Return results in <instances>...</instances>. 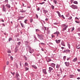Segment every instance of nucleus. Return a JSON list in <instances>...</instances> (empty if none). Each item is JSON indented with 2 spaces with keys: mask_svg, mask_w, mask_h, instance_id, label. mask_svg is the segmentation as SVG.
I'll return each instance as SVG.
<instances>
[{
  "mask_svg": "<svg viewBox=\"0 0 80 80\" xmlns=\"http://www.w3.org/2000/svg\"><path fill=\"white\" fill-rule=\"evenodd\" d=\"M63 60H64V61H65V60H66V56H64L63 57Z\"/></svg>",
  "mask_w": 80,
  "mask_h": 80,
  "instance_id": "bb28decb",
  "label": "nucleus"
},
{
  "mask_svg": "<svg viewBox=\"0 0 80 80\" xmlns=\"http://www.w3.org/2000/svg\"><path fill=\"white\" fill-rule=\"evenodd\" d=\"M75 22L76 23H80V21H75Z\"/></svg>",
  "mask_w": 80,
  "mask_h": 80,
  "instance_id": "2f4dec72",
  "label": "nucleus"
},
{
  "mask_svg": "<svg viewBox=\"0 0 80 80\" xmlns=\"http://www.w3.org/2000/svg\"><path fill=\"white\" fill-rule=\"evenodd\" d=\"M43 13H46L48 12V11L45 9L43 10Z\"/></svg>",
  "mask_w": 80,
  "mask_h": 80,
  "instance_id": "2eb2a0df",
  "label": "nucleus"
},
{
  "mask_svg": "<svg viewBox=\"0 0 80 80\" xmlns=\"http://www.w3.org/2000/svg\"><path fill=\"white\" fill-rule=\"evenodd\" d=\"M2 26H3L4 27H5V24L3 23H2Z\"/></svg>",
  "mask_w": 80,
  "mask_h": 80,
  "instance_id": "8fccbe9b",
  "label": "nucleus"
},
{
  "mask_svg": "<svg viewBox=\"0 0 80 80\" xmlns=\"http://www.w3.org/2000/svg\"><path fill=\"white\" fill-rule=\"evenodd\" d=\"M44 3H45V2H42V3H39V4L43 5V4H44Z\"/></svg>",
  "mask_w": 80,
  "mask_h": 80,
  "instance_id": "f704fd0d",
  "label": "nucleus"
},
{
  "mask_svg": "<svg viewBox=\"0 0 80 80\" xmlns=\"http://www.w3.org/2000/svg\"><path fill=\"white\" fill-rule=\"evenodd\" d=\"M42 72L44 74H45V75H46V74H47V72L46 69H45L42 70Z\"/></svg>",
  "mask_w": 80,
  "mask_h": 80,
  "instance_id": "6e6552de",
  "label": "nucleus"
},
{
  "mask_svg": "<svg viewBox=\"0 0 80 80\" xmlns=\"http://www.w3.org/2000/svg\"><path fill=\"white\" fill-rule=\"evenodd\" d=\"M10 58L12 60H13V57L12 56H11Z\"/></svg>",
  "mask_w": 80,
  "mask_h": 80,
  "instance_id": "5fc2aeb1",
  "label": "nucleus"
},
{
  "mask_svg": "<svg viewBox=\"0 0 80 80\" xmlns=\"http://www.w3.org/2000/svg\"><path fill=\"white\" fill-rule=\"evenodd\" d=\"M5 2L8 3V0H5Z\"/></svg>",
  "mask_w": 80,
  "mask_h": 80,
  "instance_id": "e433bc0d",
  "label": "nucleus"
},
{
  "mask_svg": "<svg viewBox=\"0 0 80 80\" xmlns=\"http://www.w3.org/2000/svg\"><path fill=\"white\" fill-rule=\"evenodd\" d=\"M29 52L30 53H33V52H34V50L31 48V49L29 50Z\"/></svg>",
  "mask_w": 80,
  "mask_h": 80,
  "instance_id": "39448f33",
  "label": "nucleus"
},
{
  "mask_svg": "<svg viewBox=\"0 0 80 80\" xmlns=\"http://www.w3.org/2000/svg\"><path fill=\"white\" fill-rule=\"evenodd\" d=\"M70 52V51L69 50H64V51L63 52H66V53H68Z\"/></svg>",
  "mask_w": 80,
  "mask_h": 80,
  "instance_id": "ddd939ff",
  "label": "nucleus"
},
{
  "mask_svg": "<svg viewBox=\"0 0 80 80\" xmlns=\"http://www.w3.org/2000/svg\"><path fill=\"white\" fill-rule=\"evenodd\" d=\"M64 63L65 64L66 66L67 67H69L70 63H69V62H66Z\"/></svg>",
  "mask_w": 80,
  "mask_h": 80,
  "instance_id": "0eeeda50",
  "label": "nucleus"
},
{
  "mask_svg": "<svg viewBox=\"0 0 80 80\" xmlns=\"http://www.w3.org/2000/svg\"><path fill=\"white\" fill-rule=\"evenodd\" d=\"M52 38H54L55 37V36L54 35H52Z\"/></svg>",
  "mask_w": 80,
  "mask_h": 80,
  "instance_id": "680f3d73",
  "label": "nucleus"
},
{
  "mask_svg": "<svg viewBox=\"0 0 80 80\" xmlns=\"http://www.w3.org/2000/svg\"><path fill=\"white\" fill-rule=\"evenodd\" d=\"M60 67V65L58 64H57L56 65V68H59V67Z\"/></svg>",
  "mask_w": 80,
  "mask_h": 80,
  "instance_id": "412c9836",
  "label": "nucleus"
},
{
  "mask_svg": "<svg viewBox=\"0 0 80 80\" xmlns=\"http://www.w3.org/2000/svg\"><path fill=\"white\" fill-rule=\"evenodd\" d=\"M49 70H53V68H51V67H49Z\"/></svg>",
  "mask_w": 80,
  "mask_h": 80,
  "instance_id": "ea45409f",
  "label": "nucleus"
},
{
  "mask_svg": "<svg viewBox=\"0 0 80 80\" xmlns=\"http://www.w3.org/2000/svg\"><path fill=\"white\" fill-rule=\"evenodd\" d=\"M75 29V28H72V31H73V30H74V29Z\"/></svg>",
  "mask_w": 80,
  "mask_h": 80,
  "instance_id": "4d7b16f0",
  "label": "nucleus"
},
{
  "mask_svg": "<svg viewBox=\"0 0 80 80\" xmlns=\"http://www.w3.org/2000/svg\"><path fill=\"white\" fill-rule=\"evenodd\" d=\"M28 21V20L26 19L25 21H24V23H26V24H27V22Z\"/></svg>",
  "mask_w": 80,
  "mask_h": 80,
  "instance_id": "72a5a7b5",
  "label": "nucleus"
},
{
  "mask_svg": "<svg viewBox=\"0 0 80 80\" xmlns=\"http://www.w3.org/2000/svg\"><path fill=\"white\" fill-rule=\"evenodd\" d=\"M79 46H80V44H78V46L77 47V48H78V49H80V47L78 48V47H79Z\"/></svg>",
  "mask_w": 80,
  "mask_h": 80,
  "instance_id": "49530a36",
  "label": "nucleus"
},
{
  "mask_svg": "<svg viewBox=\"0 0 80 80\" xmlns=\"http://www.w3.org/2000/svg\"><path fill=\"white\" fill-rule=\"evenodd\" d=\"M15 65L16 67L17 68H18V64L17 63H15Z\"/></svg>",
  "mask_w": 80,
  "mask_h": 80,
  "instance_id": "79ce46f5",
  "label": "nucleus"
},
{
  "mask_svg": "<svg viewBox=\"0 0 80 80\" xmlns=\"http://www.w3.org/2000/svg\"><path fill=\"white\" fill-rule=\"evenodd\" d=\"M12 40V38H9L8 39L9 42H10V41H11Z\"/></svg>",
  "mask_w": 80,
  "mask_h": 80,
  "instance_id": "7c9ffc66",
  "label": "nucleus"
},
{
  "mask_svg": "<svg viewBox=\"0 0 80 80\" xmlns=\"http://www.w3.org/2000/svg\"><path fill=\"white\" fill-rule=\"evenodd\" d=\"M8 53H11V51H10V50H9L8 51Z\"/></svg>",
  "mask_w": 80,
  "mask_h": 80,
  "instance_id": "338daca9",
  "label": "nucleus"
},
{
  "mask_svg": "<svg viewBox=\"0 0 80 80\" xmlns=\"http://www.w3.org/2000/svg\"><path fill=\"white\" fill-rule=\"evenodd\" d=\"M61 17L63 18V19H65V18H64V16H63V15H62L61 16Z\"/></svg>",
  "mask_w": 80,
  "mask_h": 80,
  "instance_id": "864d4df0",
  "label": "nucleus"
},
{
  "mask_svg": "<svg viewBox=\"0 0 80 80\" xmlns=\"http://www.w3.org/2000/svg\"><path fill=\"white\" fill-rule=\"evenodd\" d=\"M19 64H20V66L22 67V62H20Z\"/></svg>",
  "mask_w": 80,
  "mask_h": 80,
  "instance_id": "052dcab7",
  "label": "nucleus"
},
{
  "mask_svg": "<svg viewBox=\"0 0 80 80\" xmlns=\"http://www.w3.org/2000/svg\"><path fill=\"white\" fill-rule=\"evenodd\" d=\"M33 37H34V38H36V35L35 34H34L33 35Z\"/></svg>",
  "mask_w": 80,
  "mask_h": 80,
  "instance_id": "e2e57ef3",
  "label": "nucleus"
},
{
  "mask_svg": "<svg viewBox=\"0 0 80 80\" xmlns=\"http://www.w3.org/2000/svg\"><path fill=\"white\" fill-rule=\"evenodd\" d=\"M75 77V76L73 75L70 74V78H73V77Z\"/></svg>",
  "mask_w": 80,
  "mask_h": 80,
  "instance_id": "6ab92c4d",
  "label": "nucleus"
},
{
  "mask_svg": "<svg viewBox=\"0 0 80 80\" xmlns=\"http://www.w3.org/2000/svg\"><path fill=\"white\" fill-rule=\"evenodd\" d=\"M51 66H52V67L54 68L55 66V64L53 63H52L51 64Z\"/></svg>",
  "mask_w": 80,
  "mask_h": 80,
  "instance_id": "a211bd4d",
  "label": "nucleus"
},
{
  "mask_svg": "<svg viewBox=\"0 0 80 80\" xmlns=\"http://www.w3.org/2000/svg\"><path fill=\"white\" fill-rule=\"evenodd\" d=\"M58 15L59 17H61V14H60V13L58 14Z\"/></svg>",
  "mask_w": 80,
  "mask_h": 80,
  "instance_id": "774afa93",
  "label": "nucleus"
},
{
  "mask_svg": "<svg viewBox=\"0 0 80 80\" xmlns=\"http://www.w3.org/2000/svg\"><path fill=\"white\" fill-rule=\"evenodd\" d=\"M24 58H25V60H27V58L25 56H24Z\"/></svg>",
  "mask_w": 80,
  "mask_h": 80,
  "instance_id": "c03bdc74",
  "label": "nucleus"
},
{
  "mask_svg": "<svg viewBox=\"0 0 80 80\" xmlns=\"http://www.w3.org/2000/svg\"><path fill=\"white\" fill-rule=\"evenodd\" d=\"M34 42H37V38H34Z\"/></svg>",
  "mask_w": 80,
  "mask_h": 80,
  "instance_id": "393cba45",
  "label": "nucleus"
},
{
  "mask_svg": "<svg viewBox=\"0 0 80 80\" xmlns=\"http://www.w3.org/2000/svg\"><path fill=\"white\" fill-rule=\"evenodd\" d=\"M52 60H51V59H48V60H47V62H50Z\"/></svg>",
  "mask_w": 80,
  "mask_h": 80,
  "instance_id": "c85d7f7f",
  "label": "nucleus"
},
{
  "mask_svg": "<svg viewBox=\"0 0 80 80\" xmlns=\"http://www.w3.org/2000/svg\"><path fill=\"white\" fill-rule=\"evenodd\" d=\"M6 64H7V65H8L9 64V62L7 61L6 62Z\"/></svg>",
  "mask_w": 80,
  "mask_h": 80,
  "instance_id": "de8ad7c7",
  "label": "nucleus"
},
{
  "mask_svg": "<svg viewBox=\"0 0 80 80\" xmlns=\"http://www.w3.org/2000/svg\"><path fill=\"white\" fill-rule=\"evenodd\" d=\"M38 37L41 40H43V35H42V34L39 35L38 34H37Z\"/></svg>",
  "mask_w": 80,
  "mask_h": 80,
  "instance_id": "f03ea898",
  "label": "nucleus"
},
{
  "mask_svg": "<svg viewBox=\"0 0 80 80\" xmlns=\"http://www.w3.org/2000/svg\"><path fill=\"white\" fill-rule=\"evenodd\" d=\"M20 44H21V42H19L18 43V45L19 46L20 45Z\"/></svg>",
  "mask_w": 80,
  "mask_h": 80,
  "instance_id": "603ef678",
  "label": "nucleus"
},
{
  "mask_svg": "<svg viewBox=\"0 0 80 80\" xmlns=\"http://www.w3.org/2000/svg\"><path fill=\"white\" fill-rule=\"evenodd\" d=\"M58 23L55 22L54 23V25H58Z\"/></svg>",
  "mask_w": 80,
  "mask_h": 80,
  "instance_id": "3c124183",
  "label": "nucleus"
},
{
  "mask_svg": "<svg viewBox=\"0 0 80 80\" xmlns=\"http://www.w3.org/2000/svg\"><path fill=\"white\" fill-rule=\"evenodd\" d=\"M62 27L63 28V29H62V31L63 32H64L65 30H67V28H68V25H66L65 24H63L62 25Z\"/></svg>",
  "mask_w": 80,
  "mask_h": 80,
  "instance_id": "f257e3e1",
  "label": "nucleus"
},
{
  "mask_svg": "<svg viewBox=\"0 0 80 80\" xmlns=\"http://www.w3.org/2000/svg\"><path fill=\"white\" fill-rule=\"evenodd\" d=\"M36 32H39V29H36Z\"/></svg>",
  "mask_w": 80,
  "mask_h": 80,
  "instance_id": "0e129e2a",
  "label": "nucleus"
},
{
  "mask_svg": "<svg viewBox=\"0 0 80 80\" xmlns=\"http://www.w3.org/2000/svg\"><path fill=\"white\" fill-rule=\"evenodd\" d=\"M32 67L35 69H37V66H35V65H32Z\"/></svg>",
  "mask_w": 80,
  "mask_h": 80,
  "instance_id": "dca6fc26",
  "label": "nucleus"
},
{
  "mask_svg": "<svg viewBox=\"0 0 80 80\" xmlns=\"http://www.w3.org/2000/svg\"><path fill=\"white\" fill-rule=\"evenodd\" d=\"M21 25L22 26V28H24V24H23V23L21 22Z\"/></svg>",
  "mask_w": 80,
  "mask_h": 80,
  "instance_id": "b1692460",
  "label": "nucleus"
},
{
  "mask_svg": "<svg viewBox=\"0 0 80 80\" xmlns=\"http://www.w3.org/2000/svg\"><path fill=\"white\" fill-rule=\"evenodd\" d=\"M77 58H74L72 60V62H77Z\"/></svg>",
  "mask_w": 80,
  "mask_h": 80,
  "instance_id": "f3484780",
  "label": "nucleus"
},
{
  "mask_svg": "<svg viewBox=\"0 0 80 80\" xmlns=\"http://www.w3.org/2000/svg\"><path fill=\"white\" fill-rule=\"evenodd\" d=\"M74 1V0H71V3H73V2Z\"/></svg>",
  "mask_w": 80,
  "mask_h": 80,
  "instance_id": "bf43d9fd",
  "label": "nucleus"
},
{
  "mask_svg": "<svg viewBox=\"0 0 80 80\" xmlns=\"http://www.w3.org/2000/svg\"><path fill=\"white\" fill-rule=\"evenodd\" d=\"M25 68L26 71H27V70H29V69L27 67H26Z\"/></svg>",
  "mask_w": 80,
  "mask_h": 80,
  "instance_id": "a19ab883",
  "label": "nucleus"
},
{
  "mask_svg": "<svg viewBox=\"0 0 80 80\" xmlns=\"http://www.w3.org/2000/svg\"><path fill=\"white\" fill-rule=\"evenodd\" d=\"M53 2L54 3H55L56 5L57 4V1L56 0H54L53 1Z\"/></svg>",
  "mask_w": 80,
  "mask_h": 80,
  "instance_id": "c9c22d12",
  "label": "nucleus"
},
{
  "mask_svg": "<svg viewBox=\"0 0 80 80\" xmlns=\"http://www.w3.org/2000/svg\"><path fill=\"white\" fill-rule=\"evenodd\" d=\"M6 6L8 7V8H10L11 7V6H10V5L9 4L7 3V4L6 5Z\"/></svg>",
  "mask_w": 80,
  "mask_h": 80,
  "instance_id": "9b49d317",
  "label": "nucleus"
},
{
  "mask_svg": "<svg viewBox=\"0 0 80 80\" xmlns=\"http://www.w3.org/2000/svg\"><path fill=\"white\" fill-rule=\"evenodd\" d=\"M11 73H12V75H15V72H13L12 73V72H11Z\"/></svg>",
  "mask_w": 80,
  "mask_h": 80,
  "instance_id": "69168bd1",
  "label": "nucleus"
},
{
  "mask_svg": "<svg viewBox=\"0 0 80 80\" xmlns=\"http://www.w3.org/2000/svg\"><path fill=\"white\" fill-rule=\"evenodd\" d=\"M52 8V9L53 10L55 8V7L53 6V5L51 6Z\"/></svg>",
  "mask_w": 80,
  "mask_h": 80,
  "instance_id": "473e14b6",
  "label": "nucleus"
},
{
  "mask_svg": "<svg viewBox=\"0 0 80 80\" xmlns=\"http://www.w3.org/2000/svg\"><path fill=\"white\" fill-rule=\"evenodd\" d=\"M30 22L31 23H32V22H33V19L32 18L30 19Z\"/></svg>",
  "mask_w": 80,
  "mask_h": 80,
  "instance_id": "4c0bfd02",
  "label": "nucleus"
},
{
  "mask_svg": "<svg viewBox=\"0 0 80 80\" xmlns=\"http://www.w3.org/2000/svg\"><path fill=\"white\" fill-rule=\"evenodd\" d=\"M61 45H62V46H64V47H65V42H63V41H62L61 42Z\"/></svg>",
  "mask_w": 80,
  "mask_h": 80,
  "instance_id": "1a4fd4ad",
  "label": "nucleus"
},
{
  "mask_svg": "<svg viewBox=\"0 0 80 80\" xmlns=\"http://www.w3.org/2000/svg\"><path fill=\"white\" fill-rule=\"evenodd\" d=\"M16 76L17 77H18L19 76V74H18V73H16Z\"/></svg>",
  "mask_w": 80,
  "mask_h": 80,
  "instance_id": "58836bf2",
  "label": "nucleus"
},
{
  "mask_svg": "<svg viewBox=\"0 0 80 80\" xmlns=\"http://www.w3.org/2000/svg\"><path fill=\"white\" fill-rule=\"evenodd\" d=\"M73 3H74V4H76V5H78V2L77 1H74L73 2Z\"/></svg>",
  "mask_w": 80,
  "mask_h": 80,
  "instance_id": "4be33fe9",
  "label": "nucleus"
},
{
  "mask_svg": "<svg viewBox=\"0 0 80 80\" xmlns=\"http://www.w3.org/2000/svg\"><path fill=\"white\" fill-rule=\"evenodd\" d=\"M36 17L37 18H38V15L37 14H36Z\"/></svg>",
  "mask_w": 80,
  "mask_h": 80,
  "instance_id": "13d9d810",
  "label": "nucleus"
},
{
  "mask_svg": "<svg viewBox=\"0 0 80 80\" xmlns=\"http://www.w3.org/2000/svg\"><path fill=\"white\" fill-rule=\"evenodd\" d=\"M56 13H58V15L60 14V12H59V11H56Z\"/></svg>",
  "mask_w": 80,
  "mask_h": 80,
  "instance_id": "a18cd8bd",
  "label": "nucleus"
},
{
  "mask_svg": "<svg viewBox=\"0 0 80 80\" xmlns=\"http://www.w3.org/2000/svg\"><path fill=\"white\" fill-rule=\"evenodd\" d=\"M2 12H7V9H6L5 6L4 5L2 6Z\"/></svg>",
  "mask_w": 80,
  "mask_h": 80,
  "instance_id": "20e7f679",
  "label": "nucleus"
},
{
  "mask_svg": "<svg viewBox=\"0 0 80 80\" xmlns=\"http://www.w3.org/2000/svg\"><path fill=\"white\" fill-rule=\"evenodd\" d=\"M19 19H20V20H21V19H22V18H24V17L20 16L19 17Z\"/></svg>",
  "mask_w": 80,
  "mask_h": 80,
  "instance_id": "a878e982",
  "label": "nucleus"
},
{
  "mask_svg": "<svg viewBox=\"0 0 80 80\" xmlns=\"http://www.w3.org/2000/svg\"><path fill=\"white\" fill-rule=\"evenodd\" d=\"M26 47H27L26 48V50H27V49L28 48V50H30L32 48H31V47H30V46L29 45H26Z\"/></svg>",
  "mask_w": 80,
  "mask_h": 80,
  "instance_id": "423d86ee",
  "label": "nucleus"
},
{
  "mask_svg": "<svg viewBox=\"0 0 80 80\" xmlns=\"http://www.w3.org/2000/svg\"><path fill=\"white\" fill-rule=\"evenodd\" d=\"M54 34H56L57 35V37H58V35L60 34V32L58 31H56V32L54 33Z\"/></svg>",
  "mask_w": 80,
  "mask_h": 80,
  "instance_id": "f8f14e48",
  "label": "nucleus"
},
{
  "mask_svg": "<svg viewBox=\"0 0 80 80\" xmlns=\"http://www.w3.org/2000/svg\"><path fill=\"white\" fill-rule=\"evenodd\" d=\"M72 18V17L71 16H70L69 18H68V20H71Z\"/></svg>",
  "mask_w": 80,
  "mask_h": 80,
  "instance_id": "cd10ccee",
  "label": "nucleus"
},
{
  "mask_svg": "<svg viewBox=\"0 0 80 80\" xmlns=\"http://www.w3.org/2000/svg\"><path fill=\"white\" fill-rule=\"evenodd\" d=\"M18 48L17 47H16L15 48V53H17V51H18Z\"/></svg>",
  "mask_w": 80,
  "mask_h": 80,
  "instance_id": "aec40b11",
  "label": "nucleus"
},
{
  "mask_svg": "<svg viewBox=\"0 0 80 80\" xmlns=\"http://www.w3.org/2000/svg\"><path fill=\"white\" fill-rule=\"evenodd\" d=\"M60 71L61 72V73H62V68H60L59 69Z\"/></svg>",
  "mask_w": 80,
  "mask_h": 80,
  "instance_id": "c756f323",
  "label": "nucleus"
},
{
  "mask_svg": "<svg viewBox=\"0 0 80 80\" xmlns=\"http://www.w3.org/2000/svg\"><path fill=\"white\" fill-rule=\"evenodd\" d=\"M70 58H68L67 59V60L68 61V60H70Z\"/></svg>",
  "mask_w": 80,
  "mask_h": 80,
  "instance_id": "6e6d98bb",
  "label": "nucleus"
},
{
  "mask_svg": "<svg viewBox=\"0 0 80 80\" xmlns=\"http://www.w3.org/2000/svg\"><path fill=\"white\" fill-rule=\"evenodd\" d=\"M47 33L48 34H50V31H47Z\"/></svg>",
  "mask_w": 80,
  "mask_h": 80,
  "instance_id": "37998d69",
  "label": "nucleus"
},
{
  "mask_svg": "<svg viewBox=\"0 0 80 80\" xmlns=\"http://www.w3.org/2000/svg\"><path fill=\"white\" fill-rule=\"evenodd\" d=\"M25 65L26 66H28V63H27V62L25 63Z\"/></svg>",
  "mask_w": 80,
  "mask_h": 80,
  "instance_id": "09e8293b",
  "label": "nucleus"
},
{
  "mask_svg": "<svg viewBox=\"0 0 80 80\" xmlns=\"http://www.w3.org/2000/svg\"><path fill=\"white\" fill-rule=\"evenodd\" d=\"M26 10H21L20 11V12H21V13H25V12H26Z\"/></svg>",
  "mask_w": 80,
  "mask_h": 80,
  "instance_id": "5701e85b",
  "label": "nucleus"
},
{
  "mask_svg": "<svg viewBox=\"0 0 80 80\" xmlns=\"http://www.w3.org/2000/svg\"><path fill=\"white\" fill-rule=\"evenodd\" d=\"M61 41V40H55V42H56V43L58 44L59 43H60Z\"/></svg>",
  "mask_w": 80,
  "mask_h": 80,
  "instance_id": "9d476101",
  "label": "nucleus"
},
{
  "mask_svg": "<svg viewBox=\"0 0 80 80\" xmlns=\"http://www.w3.org/2000/svg\"><path fill=\"white\" fill-rule=\"evenodd\" d=\"M71 8H72V9H77V8H78V7L77 5H72L71 6Z\"/></svg>",
  "mask_w": 80,
  "mask_h": 80,
  "instance_id": "7ed1b4c3",
  "label": "nucleus"
},
{
  "mask_svg": "<svg viewBox=\"0 0 80 80\" xmlns=\"http://www.w3.org/2000/svg\"><path fill=\"white\" fill-rule=\"evenodd\" d=\"M67 44L68 47V48L70 49V48H71L70 44V43H69V42H67Z\"/></svg>",
  "mask_w": 80,
  "mask_h": 80,
  "instance_id": "4468645a",
  "label": "nucleus"
}]
</instances>
